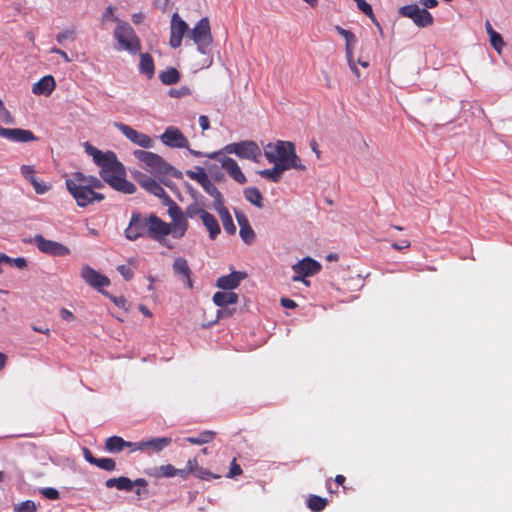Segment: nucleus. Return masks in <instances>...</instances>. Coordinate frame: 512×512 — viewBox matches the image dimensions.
<instances>
[{
	"label": "nucleus",
	"mask_w": 512,
	"mask_h": 512,
	"mask_svg": "<svg viewBox=\"0 0 512 512\" xmlns=\"http://www.w3.org/2000/svg\"><path fill=\"white\" fill-rule=\"evenodd\" d=\"M102 180L108 183L113 189L125 194H132L136 187L132 182L126 180V172L123 164L118 161L117 156L112 151H107V157L98 165Z\"/></svg>",
	"instance_id": "nucleus-1"
},
{
	"label": "nucleus",
	"mask_w": 512,
	"mask_h": 512,
	"mask_svg": "<svg viewBox=\"0 0 512 512\" xmlns=\"http://www.w3.org/2000/svg\"><path fill=\"white\" fill-rule=\"evenodd\" d=\"M263 154L269 163L276 164L285 171L292 168L301 171L306 169L296 154L295 145L290 141L278 140L275 144L268 143Z\"/></svg>",
	"instance_id": "nucleus-2"
},
{
	"label": "nucleus",
	"mask_w": 512,
	"mask_h": 512,
	"mask_svg": "<svg viewBox=\"0 0 512 512\" xmlns=\"http://www.w3.org/2000/svg\"><path fill=\"white\" fill-rule=\"evenodd\" d=\"M117 25L114 29L113 36L117 40L115 49L117 51H128L131 54H136L141 50L140 39L136 35L134 29L127 23L118 19Z\"/></svg>",
	"instance_id": "nucleus-3"
},
{
	"label": "nucleus",
	"mask_w": 512,
	"mask_h": 512,
	"mask_svg": "<svg viewBox=\"0 0 512 512\" xmlns=\"http://www.w3.org/2000/svg\"><path fill=\"white\" fill-rule=\"evenodd\" d=\"M65 184L67 190L70 192L77 205L80 207H86L95 201L100 202L105 198L103 194L88 188L81 182H76L75 178L72 176L71 178L66 179Z\"/></svg>",
	"instance_id": "nucleus-4"
},
{
	"label": "nucleus",
	"mask_w": 512,
	"mask_h": 512,
	"mask_svg": "<svg viewBox=\"0 0 512 512\" xmlns=\"http://www.w3.org/2000/svg\"><path fill=\"white\" fill-rule=\"evenodd\" d=\"M220 151L226 154H234L240 159H246L253 162H259L262 157V150L259 145L252 140H243L225 145Z\"/></svg>",
	"instance_id": "nucleus-5"
},
{
	"label": "nucleus",
	"mask_w": 512,
	"mask_h": 512,
	"mask_svg": "<svg viewBox=\"0 0 512 512\" xmlns=\"http://www.w3.org/2000/svg\"><path fill=\"white\" fill-rule=\"evenodd\" d=\"M133 155L152 172L163 175L176 176V169L167 163L161 156L153 152L135 150Z\"/></svg>",
	"instance_id": "nucleus-6"
},
{
	"label": "nucleus",
	"mask_w": 512,
	"mask_h": 512,
	"mask_svg": "<svg viewBox=\"0 0 512 512\" xmlns=\"http://www.w3.org/2000/svg\"><path fill=\"white\" fill-rule=\"evenodd\" d=\"M187 37L193 40L200 53L207 54L212 43L209 20L207 18L200 19L195 27L189 31Z\"/></svg>",
	"instance_id": "nucleus-7"
},
{
	"label": "nucleus",
	"mask_w": 512,
	"mask_h": 512,
	"mask_svg": "<svg viewBox=\"0 0 512 512\" xmlns=\"http://www.w3.org/2000/svg\"><path fill=\"white\" fill-rule=\"evenodd\" d=\"M207 158L217 160L221 164L222 169L237 183L245 184L247 182V178L238 163L233 158L225 156L223 151L211 152L207 155Z\"/></svg>",
	"instance_id": "nucleus-8"
},
{
	"label": "nucleus",
	"mask_w": 512,
	"mask_h": 512,
	"mask_svg": "<svg viewBox=\"0 0 512 512\" xmlns=\"http://www.w3.org/2000/svg\"><path fill=\"white\" fill-rule=\"evenodd\" d=\"M398 12L401 16L410 18L416 26L421 28L431 26L434 22L432 14L425 8H420L417 4L402 6Z\"/></svg>",
	"instance_id": "nucleus-9"
},
{
	"label": "nucleus",
	"mask_w": 512,
	"mask_h": 512,
	"mask_svg": "<svg viewBox=\"0 0 512 512\" xmlns=\"http://www.w3.org/2000/svg\"><path fill=\"white\" fill-rule=\"evenodd\" d=\"M32 241L36 244L39 251L53 257L67 256L71 253L70 249L64 244L48 240L41 234H36Z\"/></svg>",
	"instance_id": "nucleus-10"
},
{
	"label": "nucleus",
	"mask_w": 512,
	"mask_h": 512,
	"mask_svg": "<svg viewBox=\"0 0 512 512\" xmlns=\"http://www.w3.org/2000/svg\"><path fill=\"white\" fill-rule=\"evenodd\" d=\"M146 226L151 239L160 242L168 248H172V246L164 240V237L170 234L168 223L164 222L156 215H150L146 220Z\"/></svg>",
	"instance_id": "nucleus-11"
},
{
	"label": "nucleus",
	"mask_w": 512,
	"mask_h": 512,
	"mask_svg": "<svg viewBox=\"0 0 512 512\" xmlns=\"http://www.w3.org/2000/svg\"><path fill=\"white\" fill-rule=\"evenodd\" d=\"M295 275L292 277L293 281H302L308 284L305 277L312 276L318 273L321 269V265L316 260L306 257L292 266Z\"/></svg>",
	"instance_id": "nucleus-12"
},
{
	"label": "nucleus",
	"mask_w": 512,
	"mask_h": 512,
	"mask_svg": "<svg viewBox=\"0 0 512 512\" xmlns=\"http://www.w3.org/2000/svg\"><path fill=\"white\" fill-rule=\"evenodd\" d=\"M114 126L134 144L146 149L154 146V141L148 135L135 130L131 126L121 122H116Z\"/></svg>",
	"instance_id": "nucleus-13"
},
{
	"label": "nucleus",
	"mask_w": 512,
	"mask_h": 512,
	"mask_svg": "<svg viewBox=\"0 0 512 512\" xmlns=\"http://www.w3.org/2000/svg\"><path fill=\"white\" fill-rule=\"evenodd\" d=\"M189 33L188 24L179 16L177 12L172 15L170 26V45L172 48L180 47L182 38Z\"/></svg>",
	"instance_id": "nucleus-14"
},
{
	"label": "nucleus",
	"mask_w": 512,
	"mask_h": 512,
	"mask_svg": "<svg viewBox=\"0 0 512 512\" xmlns=\"http://www.w3.org/2000/svg\"><path fill=\"white\" fill-rule=\"evenodd\" d=\"M161 141L171 148H188L189 141L185 135L174 126L166 128L164 133L160 136Z\"/></svg>",
	"instance_id": "nucleus-15"
},
{
	"label": "nucleus",
	"mask_w": 512,
	"mask_h": 512,
	"mask_svg": "<svg viewBox=\"0 0 512 512\" xmlns=\"http://www.w3.org/2000/svg\"><path fill=\"white\" fill-rule=\"evenodd\" d=\"M80 275L88 285L100 291L102 287L108 286L110 284V281L106 276L100 274L89 265H84L81 268Z\"/></svg>",
	"instance_id": "nucleus-16"
},
{
	"label": "nucleus",
	"mask_w": 512,
	"mask_h": 512,
	"mask_svg": "<svg viewBox=\"0 0 512 512\" xmlns=\"http://www.w3.org/2000/svg\"><path fill=\"white\" fill-rule=\"evenodd\" d=\"M0 136L17 143H25L36 140V136L30 130L20 128H4L1 125Z\"/></svg>",
	"instance_id": "nucleus-17"
},
{
	"label": "nucleus",
	"mask_w": 512,
	"mask_h": 512,
	"mask_svg": "<svg viewBox=\"0 0 512 512\" xmlns=\"http://www.w3.org/2000/svg\"><path fill=\"white\" fill-rule=\"evenodd\" d=\"M145 224L140 214L134 213L130 219L128 227L125 229V237L134 241L144 235Z\"/></svg>",
	"instance_id": "nucleus-18"
},
{
	"label": "nucleus",
	"mask_w": 512,
	"mask_h": 512,
	"mask_svg": "<svg viewBox=\"0 0 512 512\" xmlns=\"http://www.w3.org/2000/svg\"><path fill=\"white\" fill-rule=\"evenodd\" d=\"M245 276V273L233 271L228 275L219 277L217 279L216 286L223 290H233L239 286L240 282L245 278Z\"/></svg>",
	"instance_id": "nucleus-19"
},
{
	"label": "nucleus",
	"mask_w": 512,
	"mask_h": 512,
	"mask_svg": "<svg viewBox=\"0 0 512 512\" xmlns=\"http://www.w3.org/2000/svg\"><path fill=\"white\" fill-rule=\"evenodd\" d=\"M138 181L141 186L151 194L157 196L160 199H163L164 201H170V197L168 196L167 192L156 180L148 176H143Z\"/></svg>",
	"instance_id": "nucleus-20"
},
{
	"label": "nucleus",
	"mask_w": 512,
	"mask_h": 512,
	"mask_svg": "<svg viewBox=\"0 0 512 512\" xmlns=\"http://www.w3.org/2000/svg\"><path fill=\"white\" fill-rule=\"evenodd\" d=\"M173 271L174 274L183 278L185 280V284L188 288H192V280H191V269L188 265V262L183 257H178L174 260L173 263Z\"/></svg>",
	"instance_id": "nucleus-21"
},
{
	"label": "nucleus",
	"mask_w": 512,
	"mask_h": 512,
	"mask_svg": "<svg viewBox=\"0 0 512 512\" xmlns=\"http://www.w3.org/2000/svg\"><path fill=\"white\" fill-rule=\"evenodd\" d=\"M55 86L56 83L53 76L47 75L33 84L32 92L35 95L49 96L54 91Z\"/></svg>",
	"instance_id": "nucleus-22"
},
{
	"label": "nucleus",
	"mask_w": 512,
	"mask_h": 512,
	"mask_svg": "<svg viewBox=\"0 0 512 512\" xmlns=\"http://www.w3.org/2000/svg\"><path fill=\"white\" fill-rule=\"evenodd\" d=\"M238 295L232 291H219L213 295V302L218 307H226L231 304H236Z\"/></svg>",
	"instance_id": "nucleus-23"
},
{
	"label": "nucleus",
	"mask_w": 512,
	"mask_h": 512,
	"mask_svg": "<svg viewBox=\"0 0 512 512\" xmlns=\"http://www.w3.org/2000/svg\"><path fill=\"white\" fill-rule=\"evenodd\" d=\"M105 486L107 488H116L120 491H126L130 492L133 490L134 483H132V480L125 476H120L118 478H110L106 480Z\"/></svg>",
	"instance_id": "nucleus-24"
},
{
	"label": "nucleus",
	"mask_w": 512,
	"mask_h": 512,
	"mask_svg": "<svg viewBox=\"0 0 512 512\" xmlns=\"http://www.w3.org/2000/svg\"><path fill=\"white\" fill-rule=\"evenodd\" d=\"M72 177L75 178L76 182H81L83 185L95 191V189H100L104 186L102 180L97 178L96 176H87L82 172H75L72 174Z\"/></svg>",
	"instance_id": "nucleus-25"
},
{
	"label": "nucleus",
	"mask_w": 512,
	"mask_h": 512,
	"mask_svg": "<svg viewBox=\"0 0 512 512\" xmlns=\"http://www.w3.org/2000/svg\"><path fill=\"white\" fill-rule=\"evenodd\" d=\"M202 188L207 194H209L214 199L213 208L215 210L224 206V200L221 192L212 183L210 179L202 186Z\"/></svg>",
	"instance_id": "nucleus-26"
},
{
	"label": "nucleus",
	"mask_w": 512,
	"mask_h": 512,
	"mask_svg": "<svg viewBox=\"0 0 512 512\" xmlns=\"http://www.w3.org/2000/svg\"><path fill=\"white\" fill-rule=\"evenodd\" d=\"M143 441L145 450L150 449L154 452H160L171 444L172 439L170 437H156Z\"/></svg>",
	"instance_id": "nucleus-27"
},
{
	"label": "nucleus",
	"mask_w": 512,
	"mask_h": 512,
	"mask_svg": "<svg viewBox=\"0 0 512 512\" xmlns=\"http://www.w3.org/2000/svg\"><path fill=\"white\" fill-rule=\"evenodd\" d=\"M356 43H357V39H356V36L353 34L351 40L350 39L346 40L345 51H346L347 62H348V65H349L351 71L355 74L356 77H359L360 72L357 68L356 62L354 61V57H353V50L355 48Z\"/></svg>",
	"instance_id": "nucleus-28"
},
{
	"label": "nucleus",
	"mask_w": 512,
	"mask_h": 512,
	"mask_svg": "<svg viewBox=\"0 0 512 512\" xmlns=\"http://www.w3.org/2000/svg\"><path fill=\"white\" fill-rule=\"evenodd\" d=\"M216 211L219 214V217L222 221L224 230L227 232V234L234 235L236 233V226L233 222L232 216L230 215L228 209L225 206H223L217 209Z\"/></svg>",
	"instance_id": "nucleus-29"
},
{
	"label": "nucleus",
	"mask_w": 512,
	"mask_h": 512,
	"mask_svg": "<svg viewBox=\"0 0 512 512\" xmlns=\"http://www.w3.org/2000/svg\"><path fill=\"white\" fill-rule=\"evenodd\" d=\"M203 225L209 232V237L211 240L216 239V237L220 234L221 229L219 223L214 215L207 213L202 219Z\"/></svg>",
	"instance_id": "nucleus-30"
},
{
	"label": "nucleus",
	"mask_w": 512,
	"mask_h": 512,
	"mask_svg": "<svg viewBox=\"0 0 512 512\" xmlns=\"http://www.w3.org/2000/svg\"><path fill=\"white\" fill-rule=\"evenodd\" d=\"M139 71L146 75L148 79H151L154 76L155 67L150 54L143 53L140 55Z\"/></svg>",
	"instance_id": "nucleus-31"
},
{
	"label": "nucleus",
	"mask_w": 512,
	"mask_h": 512,
	"mask_svg": "<svg viewBox=\"0 0 512 512\" xmlns=\"http://www.w3.org/2000/svg\"><path fill=\"white\" fill-rule=\"evenodd\" d=\"M245 199L251 204L255 205L258 208H263V195L260 190L256 187H248L245 188L244 191Z\"/></svg>",
	"instance_id": "nucleus-32"
},
{
	"label": "nucleus",
	"mask_w": 512,
	"mask_h": 512,
	"mask_svg": "<svg viewBox=\"0 0 512 512\" xmlns=\"http://www.w3.org/2000/svg\"><path fill=\"white\" fill-rule=\"evenodd\" d=\"M284 172H285L284 169H282L278 165L274 164V166L272 168L259 170L257 173L261 177L269 179L270 181H272L274 183H277L281 180Z\"/></svg>",
	"instance_id": "nucleus-33"
},
{
	"label": "nucleus",
	"mask_w": 512,
	"mask_h": 512,
	"mask_svg": "<svg viewBox=\"0 0 512 512\" xmlns=\"http://www.w3.org/2000/svg\"><path fill=\"white\" fill-rule=\"evenodd\" d=\"M126 445V441L118 436H111L106 439L105 448L110 453L121 452Z\"/></svg>",
	"instance_id": "nucleus-34"
},
{
	"label": "nucleus",
	"mask_w": 512,
	"mask_h": 512,
	"mask_svg": "<svg viewBox=\"0 0 512 512\" xmlns=\"http://www.w3.org/2000/svg\"><path fill=\"white\" fill-rule=\"evenodd\" d=\"M159 78L163 84L173 85L179 81L180 74L176 68L170 67L167 70L161 72L159 74Z\"/></svg>",
	"instance_id": "nucleus-35"
},
{
	"label": "nucleus",
	"mask_w": 512,
	"mask_h": 512,
	"mask_svg": "<svg viewBox=\"0 0 512 512\" xmlns=\"http://www.w3.org/2000/svg\"><path fill=\"white\" fill-rule=\"evenodd\" d=\"M215 433L213 431H203L197 436H190L185 441L194 445H203L211 442L214 439Z\"/></svg>",
	"instance_id": "nucleus-36"
},
{
	"label": "nucleus",
	"mask_w": 512,
	"mask_h": 512,
	"mask_svg": "<svg viewBox=\"0 0 512 512\" xmlns=\"http://www.w3.org/2000/svg\"><path fill=\"white\" fill-rule=\"evenodd\" d=\"M164 203L168 205V214L173 220V223L186 221L183 211L174 201L170 199V201H164Z\"/></svg>",
	"instance_id": "nucleus-37"
},
{
	"label": "nucleus",
	"mask_w": 512,
	"mask_h": 512,
	"mask_svg": "<svg viewBox=\"0 0 512 512\" xmlns=\"http://www.w3.org/2000/svg\"><path fill=\"white\" fill-rule=\"evenodd\" d=\"M85 152L92 157L94 163L98 165L105 157H107V152H102L89 142H84L83 144Z\"/></svg>",
	"instance_id": "nucleus-38"
},
{
	"label": "nucleus",
	"mask_w": 512,
	"mask_h": 512,
	"mask_svg": "<svg viewBox=\"0 0 512 512\" xmlns=\"http://www.w3.org/2000/svg\"><path fill=\"white\" fill-rule=\"evenodd\" d=\"M307 505L311 511L320 512L326 507L327 500L317 495H311L308 499Z\"/></svg>",
	"instance_id": "nucleus-39"
},
{
	"label": "nucleus",
	"mask_w": 512,
	"mask_h": 512,
	"mask_svg": "<svg viewBox=\"0 0 512 512\" xmlns=\"http://www.w3.org/2000/svg\"><path fill=\"white\" fill-rule=\"evenodd\" d=\"M187 227V221L176 222L172 225L169 224L170 234L176 239L182 238L186 233Z\"/></svg>",
	"instance_id": "nucleus-40"
},
{
	"label": "nucleus",
	"mask_w": 512,
	"mask_h": 512,
	"mask_svg": "<svg viewBox=\"0 0 512 512\" xmlns=\"http://www.w3.org/2000/svg\"><path fill=\"white\" fill-rule=\"evenodd\" d=\"M186 174L190 179L197 181L201 186L209 180L208 175L202 167H196L195 171H187Z\"/></svg>",
	"instance_id": "nucleus-41"
},
{
	"label": "nucleus",
	"mask_w": 512,
	"mask_h": 512,
	"mask_svg": "<svg viewBox=\"0 0 512 512\" xmlns=\"http://www.w3.org/2000/svg\"><path fill=\"white\" fill-rule=\"evenodd\" d=\"M186 216L189 217V218H200L201 220L203 219V217L208 213L207 211H205L202 207H200L199 204L197 203H193V204H190L187 208H186Z\"/></svg>",
	"instance_id": "nucleus-42"
},
{
	"label": "nucleus",
	"mask_w": 512,
	"mask_h": 512,
	"mask_svg": "<svg viewBox=\"0 0 512 512\" xmlns=\"http://www.w3.org/2000/svg\"><path fill=\"white\" fill-rule=\"evenodd\" d=\"M239 235L246 244H251L255 240V232L251 225L244 228L241 227L239 230Z\"/></svg>",
	"instance_id": "nucleus-43"
},
{
	"label": "nucleus",
	"mask_w": 512,
	"mask_h": 512,
	"mask_svg": "<svg viewBox=\"0 0 512 512\" xmlns=\"http://www.w3.org/2000/svg\"><path fill=\"white\" fill-rule=\"evenodd\" d=\"M95 466L105 471H113L116 463L112 458H98Z\"/></svg>",
	"instance_id": "nucleus-44"
},
{
	"label": "nucleus",
	"mask_w": 512,
	"mask_h": 512,
	"mask_svg": "<svg viewBox=\"0 0 512 512\" xmlns=\"http://www.w3.org/2000/svg\"><path fill=\"white\" fill-rule=\"evenodd\" d=\"M37 509L36 504L32 500H26L16 505L15 512H35Z\"/></svg>",
	"instance_id": "nucleus-45"
},
{
	"label": "nucleus",
	"mask_w": 512,
	"mask_h": 512,
	"mask_svg": "<svg viewBox=\"0 0 512 512\" xmlns=\"http://www.w3.org/2000/svg\"><path fill=\"white\" fill-rule=\"evenodd\" d=\"M490 38V44L491 46L498 52L500 53L503 46H504V41L502 39V36L496 32V33H491V35L489 36Z\"/></svg>",
	"instance_id": "nucleus-46"
},
{
	"label": "nucleus",
	"mask_w": 512,
	"mask_h": 512,
	"mask_svg": "<svg viewBox=\"0 0 512 512\" xmlns=\"http://www.w3.org/2000/svg\"><path fill=\"white\" fill-rule=\"evenodd\" d=\"M176 474H177L176 468L171 464H167V465L160 466L158 468V473L156 475L164 476V477H174V476H176Z\"/></svg>",
	"instance_id": "nucleus-47"
},
{
	"label": "nucleus",
	"mask_w": 512,
	"mask_h": 512,
	"mask_svg": "<svg viewBox=\"0 0 512 512\" xmlns=\"http://www.w3.org/2000/svg\"><path fill=\"white\" fill-rule=\"evenodd\" d=\"M20 171H21V174L22 176L28 181V182H32L36 179V177L34 176V173H35V169H34V166H31V165H22L21 168H20Z\"/></svg>",
	"instance_id": "nucleus-48"
},
{
	"label": "nucleus",
	"mask_w": 512,
	"mask_h": 512,
	"mask_svg": "<svg viewBox=\"0 0 512 512\" xmlns=\"http://www.w3.org/2000/svg\"><path fill=\"white\" fill-rule=\"evenodd\" d=\"M0 120L5 124H13L14 120L10 112L5 108L3 101L0 99Z\"/></svg>",
	"instance_id": "nucleus-49"
},
{
	"label": "nucleus",
	"mask_w": 512,
	"mask_h": 512,
	"mask_svg": "<svg viewBox=\"0 0 512 512\" xmlns=\"http://www.w3.org/2000/svg\"><path fill=\"white\" fill-rule=\"evenodd\" d=\"M40 493L49 500H57L60 496L58 490L52 487L42 488Z\"/></svg>",
	"instance_id": "nucleus-50"
},
{
	"label": "nucleus",
	"mask_w": 512,
	"mask_h": 512,
	"mask_svg": "<svg viewBox=\"0 0 512 512\" xmlns=\"http://www.w3.org/2000/svg\"><path fill=\"white\" fill-rule=\"evenodd\" d=\"M357 4V7L360 11H362L367 16L373 15V10L370 4H368L365 0H354Z\"/></svg>",
	"instance_id": "nucleus-51"
},
{
	"label": "nucleus",
	"mask_w": 512,
	"mask_h": 512,
	"mask_svg": "<svg viewBox=\"0 0 512 512\" xmlns=\"http://www.w3.org/2000/svg\"><path fill=\"white\" fill-rule=\"evenodd\" d=\"M117 271L122 275L125 280L132 279L134 273L129 265H119Z\"/></svg>",
	"instance_id": "nucleus-52"
},
{
	"label": "nucleus",
	"mask_w": 512,
	"mask_h": 512,
	"mask_svg": "<svg viewBox=\"0 0 512 512\" xmlns=\"http://www.w3.org/2000/svg\"><path fill=\"white\" fill-rule=\"evenodd\" d=\"M235 217L240 228L250 226L247 216L242 211L235 210Z\"/></svg>",
	"instance_id": "nucleus-53"
},
{
	"label": "nucleus",
	"mask_w": 512,
	"mask_h": 512,
	"mask_svg": "<svg viewBox=\"0 0 512 512\" xmlns=\"http://www.w3.org/2000/svg\"><path fill=\"white\" fill-rule=\"evenodd\" d=\"M71 39L74 40V31L73 30H64L57 34L56 40L58 43L62 44L65 40Z\"/></svg>",
	"instance_id": "nucleus-54"
},
{
	"label": "nucleus",
	"mask_w": 512,
	"mask_h": 512,
	"mask_svg": "<svg viewBox=\"0 0 512 512\" xmlns=\"http://www.w3.org/2000/svg\"><path fill=\"white\" fill-rule=\"evenodd\" d=\"M31 184L33 185L34 190L37 194H44L49 190V186L43 182H39L37 178L34 181H32Z\"/></svg>",
	"instance_id": "nucleus-55"
},
{
	"label": "nucleus",
	"mask_w": 512,
	"mask_h": 512,
	"mask_svg": "<svg viewBox=\"0 0 512 512\" xmlns=\"http://www.w3.org/2000/svg\"><path fill=\"white\" fill-rule=\"evenodd\" d=\"M101 292H102L104 295L108 296V297H109V298L114 302V304H115L117 307H119V308H123V309H125V310H126V306H125V305H126V302H127V301H126V299H125L124 297H122V296H120V297L111 296V295H109V294H108V293H106V292H103V291H101Z\"/></svg>",
	"instance_id": "nucleus-56"
},
{
	"label": "nucleus",
	"mask_w": 512,
	"mask_h": 512,
	"mask_svg": "<svg viewBox=\"0 0 512 512\" xmlns=\"http://www.w3.org/2000/svg\"><path fill=\"white\" fill-rule=\"evenodd\" d=\"M196 477H198L199 479H202V480H209L211 478H217L216 475L212 474L210 471L200 467L197 471V473L195 474Z\"/></svg>",
	"instance_id": "nucleus-57"
},
{
	"label": "nucleus",
	"mask_w": 512,
	"mask_h": 512,
	"mask_svg": "<svg viewBox=\"0 0 512 512\" xmlns=\"http://www.w3.org/2000/svg\"><path fill=\"white\" fill-rule=\"evenodd\" d=\"M187 469L191 474H196L200 466L198 465L197 458L189 459L186 465Z\"/></svg>",
	"instance_id": "nucleus-58"
},
{
	"label": "nucleus",
	"mask_w": 512,
	"mask_h": 512,
	"mask_svg": "<svg viewBox=\"0 0 512 512\" xmlns=\"http://www.w3.org/2000/svg\"><path fill=\"white\" fill-rule=\"evenodd\" d=\"M125 448H130L132 452L138 451V450H145L144 449V441L139 442H128L126 441Z\"/></svg>",
	"instance_id": "nucleus-59"
},
{
	"label": "nucleus",
	"mask_w": 512,
	"mask_h": 512,
	"mask_svg": "<svg viewBox=\"0 0 512 512\" xmlns=\"http://www.w3.org/2000/svg\"><path fill=\"white\" fill-rule=\"evenodd\" d=\"M9 264H13L19 269H24L27 267V260L24 257L11 258V262Z\"/></svg>",
	"instance_id": "nucleus-60"
},
{
	"label": "nucleus",
	"mask_w": 512,
	"mask_h": 512,
	"mask_svg": "<svg viewBox=\"0 0 512 512\" xmlns=\"http://www.w3.org/2000/svg\"><path fill=\"white\" fill-rule=\"evenodd\" d=\"M242 473V469L241 467L236 463L235 460L232 461L231 463V466H230V471H229V477H235V476H238Z\"/></svg>",
	"instance_id": "nucleus-61"
},
{
	"label": "nucleus",
	"mask_w": 512,
	"mask_h": 512,
	"mask_svg": "<svg viewBox=\"0 0 512 512\" xmlns=\"http://www.w3.org/2000/svg\"><path fill=\"white\" fill-rule=\"evenodd\" d=\"M83 455L87 462H89L92 465L96 464L98 458L94 457L92 452L88 448H83Z\"/></svg>",
	"instance_id": "nucleus-62"
},
{
	"label": "nucleus",
	"mask_w": 512,
	"mask_h": 512,
	"mask_svg": "<svg viewBox=\"0 0 512 512\" xmlns=\"http://www.w3.org/2000/svg\"><path fill=\"white\" fill-rule=\"evenodd\" d=\"M335 30L337 31L338 34H340L342 37H344L345 41L349 40V38L350 39L352 38L353 33L349 30H346L338 25L335 26Z\"/></svg>",
	"instance_id": "nucleus-63"
},
{
	"label": "nucleus",
	"mask_w": 512,
	"mask_h": 512,
	"mask_svg": "<svg viewBox=\"0 0 512 512\" xmlns=\"http://www.w3.org/2000/svg\"><path fill=\"white\" fill-rule=\"evenodd\" d=\"M60 316L65 321H71L74 319V315L71 311L67 310L66 308H62L60 310Z\"/></svg>",
	"instance_id": "nucleus-64"
}]
</instances>
